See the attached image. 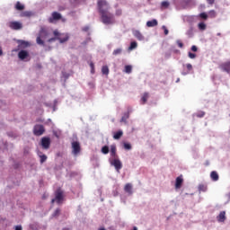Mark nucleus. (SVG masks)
<instances>
[{
	"instance_id": "1",
	"label": "nucleus",
	"mask_w": 230,
	"mask_h": 230,
	"mask_svg": "<svg viewBox=\"0 0 230 230\" xmlns=\"http://www.w3.org/2000/svg\"><path fill=\"white\" fill-rule=\"evenodd\" d=\"M97 10L100 13L102 24H106L107 26L116 24V18L114 17V14L109 12V10H111V5L107 0H98Z\"/></svg>"
},
{
	"instance_id": "2",
	"label": "nucleus",
	"mask_w": 230,
	"mask_h": 230,
	"mask_svg": "<svg viewBox=\"0 0 230 230\" xmlns=\"http://www.w3.org/2000/svg\"><path fill=\"white\" fill-rule=\"evenodd\" d=\"M55 195L56 198L51 200V203L55 204L57 201V204H62V201L64 200V191H62L61 189H58Z\"/></svg>"
},
{
	"instance_id": "3",
	"label": "nucleus",
	"mask_w": 230,
	"mask_h": 230,
	"mask_svg": "<svg viewBox=\"0 0 230 230\" xmlns=\"http://www.w3.org/2000/svg\"><path fill=\"white\" fill-rule=\"evenodd\" d=\"M53 35L54 37H57L60 44H64V42H67V40H69V36L67 34H61L57 30L53 31Z\"/></svg>"
},
{
	"instance_id": "4",
	"label": "nucleus",
	"mask_w": 230,
	"mask_h": 230,
	"mask_svg": "<svg viewBox=\"0 0 230 230\" xmlns=\"http://www.w3.org/2000/svg\"><path fill=\"white\" fill-rule=\"evenodd\" d=\"M110 163H111V166H114L115 170L117 172H119V170H121V168H123V164H121V160H119V158L111 159Z\"/></svg>"
},
{
	"instance_id": "5",
	"label": "nucleus",
	"mask_w": 230,
	"mask_h": 230,
	"mask_svg": "<svg viewBox=\"0 0 230 230\" xmlns=\"http://www.w3.org/2000/svg\"><path fill=\"white\" fill-rule=\"evenodd\" d=\"M82 152V147L80 146V142L73 141L72 142V154L74 155H78Z\"/></svg>"
},
{
	"instance_id": "6",
	"label": "nucleus",
	"mask_w": 230,
	"mask_h": 230,
	"mask_svg": "<svg viewBox=\"0 0 230 230\" xmlns=\"http://www.w3.org/2000/svg\"><path fill=\"white\" fill-rule=\"evenodd\" d=\"M46 132V129L44 128V126L42 125H35L33 128V134L34 136H42Z\"/></svg>"
},
{
	"instance_id": "7",
	"label": "nucleus",
	"mask_w": 230,
	"mask_h": 230,
	"mask_svg": "<svg viewBox=\"0 0 230 230\" xmlns=\"http://www.w3.org/2000/svg\"><path fill=\"white\" fill-rule=\"evenodd\" d=\"M41 146L44 150L49 149V146H51V138L48 137H44L41 138Z\"/></svg>"
},
{
	"instance_id": "8",
	"label": "nucleus",
	"mask_w": 230,
	"mask_h": 230,
	"mask_svg": "<svg viewBox=\"0 0 230 230\" xmlns=\"http://www.w3.org/2000/svg\"><path fill=\"white\" fill-rule=\"evenodd\" d=\"M8 26L11 30L19 31L22 30V23L21 22H10Z\"/></svg>"
},
{
	"instance_id": "9",
	"label": "nucleus",
	"mask_w": 230,
	"mask_h": 230,
	"mask_svg": "<svg viewBox=\"0 0 230 230\" xmlns=\"http://www.w3.org/2000/svg\"><path fill=\"white\" fill-rule=\"evenodd\" d=\"M219 68L225 73H228V75H230V60L220 64Z\"/></svg>"
},
{
	"instance_id": "10",
	"label": "nucleus",
	"mask_w": 230,
	"mask_h": 230,
	"mask_svg": "<svg viewBox=\"0 0 230 230\" xmlns=\"http://www.w3.org/2000/svg\"><path fill=\"white\" fill-rule=\"evenodd\" d=\"M110 155L112 159H118V149L116 148V145L111 146Z\"/></svg>"
},
{
	"instance_id": "11",
	"label": "nucleus",
	"mask_w": 230,
	"mask_h": 230,
	"mask_svg": "<svg viewBox=\"0 0 230 230\" xmlns=\"http://www.w3.org/2000/svg\"><path fill=\"white\" fill-rule=\"evenodd\" d=\"M60 19H62V14H60V13L54 12L52 13V18H49V22H53V21H60Z\"/></svg>"
},
{
	"instance_id": "12",
	"label": "nucleus",
	"mask_w": 230,
	"mask_h": 230,
	"mask_svg": "<svg viewBox=\"0 0 230 230\" xmlns=\"http://www.w3.org/2000/svg\"><path fill=\"white\" fill-rule=\"evenodd\" d=\"M28 57H30V54L26 50H21L18 53V58H20V60H26V58H28Z\"/></svg>"
},
{
	"instance_id": "13",
	"label": "nucleus",
	"mask_w": 230,
	"mask_h": 230,
	"mask_svg": "<svg viewBox=\"0 0 230 230\" xmlns=\"http://www.w3.org/2000/svg\"><path fill=\"white\" fill-rule=\"evenodd\" d=\"M182 182H184V180L182 179V176H179V177L176 178V181H175L176 190H180V188H181Z\"/></svg>"
},
{
	"instance_id": "14",
	"label": "nucleus",
	"mask_w": 230,
	"mask_h": 230,
	"mask_svg": "<svg viewBox=\"0 0 230 230\" xmlns=\"http://www.w3.org/2000/svg\"><path fill=\"white\" fill-rule=\"evenodd\" d=\"M133 35L136 37V39H137V40H145V37L139 31H135Z\"/></svg>"
},
{
	"instance_id": "15",
	"label": "nucleus",
	"mask_w": 230,
	"mask_h": 230,
	"mask_svg": "<svg viewBox=\"0 0 230 230\" xmlns=\"http://www.w3.org/2000/svg\"><path fill=\"white\" fill-rule=\"evenodd\" d=\"M217 222H226V211H222L217 217Z\"/></svg>"
},
{
	"instance_id": "16",
	"label": "nucleus",
	"mask_w": 230,
	"mask_h": 230,
	"mask_svg": "<svg viewBox=\"0 0 230 230\" xmlns=\"http://www.w3.org/2000/svg\"><path fill=\"white\" fill-rule=\"evenodd\" d=\"M157 24H158V22H157V20H155V19L146 22L147 28H154V27L157 26Z\"/></svg>"
},
{
	"instance_id": "17",
	"label": "nucleus",
	"mask_w": 230,
	"mask_h": 230,
	"mask_svg": "<svg viewBox=\"0 0 230 230\" xmlns=\"http://www.w3.org/2000/svg\"><path fill=\"white\" fill-rule=\"evenodd\" d=\"M148 98H150V95L148 93H144L142 98H141V104L145 105V103H146V102H148Z\"/></svg>"
},
{
	"instance_id": "18",
	"label": "nucleus",
	"mask_w": 230,
	"mask_h": 230,
	"mask_svg": "<svg viewBox=\"0 0 230 230\" xmlns=\"http://www.w3.org/2000/svg\"><path fill=\"white\" fill-rule=\"evenodd\" d=\"M20 17H33V13L31 11H24L20 13Z\"/></svg>"
},
{
	"instance_id": "19",
	"label": "nucleus",
	"mask_w": 230,
	"mask_h": 230,
	"mask_svg": "<svg viewBox=\"0 0 230 230\" xmlns=\"http://www.w3.org/2000/svg\"><path fill=\"white\" fill-rule=\"evenodd\" d=\"M210 179L212 181H214L215 182H217V181H218V179H219L218 172H217L216 171L211 172Z\"/></svg>"
},
{
	"instance_id": "20",
	"label": "nucleus",
	"mask_w": 230,
	"mask_h": 230,
	"mask_svg": "<svg viewBox=\"0 0 230 230\" xmlns=\"http://www.w3.org/2000/svg\"><path fill=\"white\" fill-rule=\"evenodd\" d=\"M14 8L18 12H22V10H24V4H22L21 2H16Z\"/></svg>"
},
{
	"instance_id": "21",
	"label": "nucleus",
	"mask_w": 230,
	"mask_h": 230,
	"mask_svg": "<svg viewBox=\"0 0 230 230\" xmlns=\"http://www.w3.org/2000/svg\"><path fill=\"white\" fill-rule=\"evenodd\" d=\"M124 190L126 191V193H129V195H132V184L127 183L124 187Z\"/></svg>"
},
{
	"instance_id": "22",
	"label": "nucleus",
	"mask_w": 230,
	"mask_h": 230,
	"mask_svg": "<svg viewBox=\"0 0 230 230\" xmlns=\"http://www.w3.org/2000/svg\"><path fill=\"white\" fill-rule=\"evenodd\" d=\"M123 137V131L119 130L113 134V139H121Z\"/></svg>"
},
{
	"instance_id": "23",
	"label": "nucleus",
	"mask_w": 230,
	"mask_h": 230,
	"mask_svg": "<svg viewBox=\"0 0 230 230\" xmlns=\"http://www.w3.org/2000/svg\"><path fill=\"white\" fill-rule=\"evenodd\" d=\"M18 43L20 44V48H28L30 47V42L25 41V40H18Z\"/></svg>"
},
{
	"instance_id": "24",
	"label": "nucleus",
	"mask_w": 230,
	"mask_h": 230,
	"mask_svg": "<svg viewBox=\"0 0 230 230\" xmlns=\"http://www.w3.org/2000/svg\"><path fill=\"white\" fill-rule=\"evenodd\" d=\"M128 118H130V111L124 113L120 121H122L123 123H127V120L128 119Z\"/></svg>"
},
{
	"instance_id": "25",
	"label": "nucleus",
	"mask_w": 230,
	"mask_h": 230,
	"mask_svg": "<svg viewBox=\"0 0 230 230\" xmlns=\"http://www.w3.org/2000/svg\"><path fill=\"white\" fill-rule=\"evenodd\" d=\"M186 67H187L188 71L181 73V75H183V76H186V75H190V71H192V69H193V66H191V64H190V63L186 65Z\"/></svg>"
},
{
	"instance_id": "26",
	"label": "nucleus",
	"mask_w": 230,
	"mask_h": 230,
	"mask_svg": "<svg viewBox=\"0 0 230 230\" xmlns=\"http://www.w3.org/2000/svg\"><path fill=\"white\" fill-rule=\"evenodd\" d=\"M199 191H202L203 193L208 191V185L199 184L198 187Z\"/></svg>"
},
{
	"instance_id": "27",
	"label": "nucleus",
	"mask_w": 230,
	"mask_h": 230,
	"mask_svg": "<svg viewBox=\"0 0 230 230\" xmlns=\"http://www.w3.org/2000/svg\"><path fill=\"white\" fill-rule=\"evenodd\" d=\"M198 28L199 30H200L201 31H204V30H206L207 26L206 23H204V22H201L198 24Z\"/></svg>"
},
{
	"instance_id": "28",
	"label": "nucleus",
	"mask_w": 230,
	"mask_h": 230,
	"mask_svg": "<svg viewBox=\"0 0 230 230\" xmlns=\"http://www.w3.org/2000/svg\"><path fill=\"white\" fill-rule=\"evenodd\" d=\"M121 53H123V49H116L113 50L112 55L117 57V55H121Z\"/></svg>"
},
{
	"instance_id": "29",
	"label": "nucleus",
	"mask_w": 230,
	"mask_h": 230,
	"mask_svg": "<svg viewBox=\"0 0 230 230\" xmlns=\"http://www.w3.org/2000/svg\"><path fill=\"white\" fill-rule=\"evenodd\" d=\"M101 152L107 155V154H109V146H102Z\"/></svg>"
},
{
	"instance_id": "30",
	"label": "nucleus",
	"mask_w": 230,
	"mask_h": 230,
	"mask_svg": "<svg viewBox=\"0 0 230 230\" xmlns=\"http://www.w3.org/2000/svg\"><path fill=\"white\" fill-rule=\"evenodd\" d=\"M136 48H137V42L133 41V42L130 43V46H129L128 49L130 51H132V49H136Z\"/></svg>"
},
{
	"instance_id": "31",
	"label": "nucleus",
	"mask_w": 230,
	"mask_h": 230,
	"mask_svg": "<svg viewBox=\"0 0 230 230\" xmlns=\"http://www.w3.org/2000/svg\"><path fill=\"white\" fill-rule=\"evenodd\" d=\"M125 73H128V75H130V73H132V66L127 65L125 66Z\"/></svg>"
},
{
	"instance_id": "32",
	"label": "nucleus",
	"mask_w": 230,
	"mask_h": 230,
	"mask_svg": "<svg viewBox=\"0 0 230 230\" xmlns=\"http://www.w3.org/2000/svg\"><path fill=\"white\" fill-rule=\"evenodd\" d=\"M102 75H109V66H103L102 68Z\"/></svg>"
},
{
	"instance_id": "33",
	"label": "nucleus",
	"mask_w": 230,
	"mask_h": 230,
	"mask_svg": "<svg viewBox=\"0 0 230 230\" xmlns=\"http://www.w3.org/2000/svg\"><path fill=\"white\" fill-rule=\"evenodd\" d=\"M115 15H116V17H121V15H123V10H121V9H117V10L115 11Z\"/></svg>"
},
{
	"instance_id": "34",
	"label": "nucleus",
	"mask_w": 230,
	"mask_h": 230,
	"mask_svg": "<svg viewBox=\"0 0 230 230\" xmlns=\"http://www.w3.org/2000/svg\"><path fill=\"white\" fill-rule=\"evenodd\" d=\"M40 164H42L43 163H46V161L48 160V156L46 155H40Z\"/></svg>"
},
{
	"instance_id": "35",
	"label": "nucleus",
	"mask_w": 230,
	"mask_h": 230,
	"mask_svg": "<svg viewBox=\"0 0 230 230\" xmlns=\"http://www.w3.org/2000/svg\"><path fill=\"white\" fill-rule=\"evenodd\" d=\"M36 42H37V44H39L40 46H44V40H42V39H40V37H37Z\"/></svg>"
},
{
	"instance_id": "36",
	"label": "nucleus",
	"mask_w": 230,
	"mask_h": 230,
	"mask_svg": "<svg viewBox=\"0 0 230 230\" xmlns=\"http://www.w3.org/2000/svg\"><path fill=\"white\" fill-rule=\"evenodd\" d=\"M124 148H125V150H131L132 146L128 143H124Z\"/></svg>"
},
{
	"instance_id": "37",
	"label": "nucleus",
	"mask_w": 230,
	"mask_h": 230,
	"mask_svg": "<svg viewBox=\"0 0 230 230\" xmlns=\"http://www.w3.org/2000/svg\"><path fill=\"white\" fill-rule=\"evenodd\" d=\"M205 115H206V112L204 111H199L196 114L197 118H204Z\"/></svg>"
},
{
	"instance_id": "38",
	"label": "nucleus",
	"mask_w": 230,
	"mask_h": 230,
	"mask_svg": "<svg viewBox=\"0 0 230 230\" xmlns=\"http://www.w3.org/2000/svg\"><path fill=\"white\" fill-rule=\"evenodd\" d=\"M199 17H200V19H204L206 21V19H208V13H199Z\"/></svg>"
},
{
	"instance_id": "39",
	"label": "nucleus",
	"mask_w": 230,
	"mask_h": 230,
	"mask_svg": "<svg viewBox=\"0 0 230 230\" xmlns=\"http://www.w3.org/2000/svg\"><path fill=\"white\" fill-rule=\"evenodd\" d=\"M188 57L189 58H197V54L189 52Z\"/></svg>"
},
{
	"instance_id": "40",
	"label": "nucleus",
	"mask_w": 230,
	"mask_h": 230,
	"mask_svg": "<svg viewBox=\"0 0 230 230\" xmlns=\"http://www.w3.org/2000/svg\"><path fill=\"white\" fill-rule=\"evenodd\" d=\"M90 67H91L92 75H94V73H95V71H94V63L91 62L90 63Z\"/></svg>"
},
{
	"instance_id": "41",
	"label": "nucleus",
	"mask_w": 230,
	"mask_h": 230,
	"mask_svg": "<svg viewBox=\"0 0 230 230\" xmlns=\"http://www.w3.org/2000/svg\"><path fill=\"white\" fill-rule=\"evenodd\" d=\"M162 6L163 8H168V6H170V3L164 1V2H162Z\"/></svg>"
},
{
	"instance_id": "42",
	"label": "nucleus",
	"mask_w": 230,
	"mask_h": 230,
	"mask_svg": "<svg viewBox=\"0 0 230 230\" xmlns=\"http://www.w3.org/2000/svg\"><path fill=\"white\" fill-rule=\"evenodd\" d=\"M162 29L164 30V35H168V33H170V31H168V28H166L164 25L162 27Z\"/></svg>"
},
{
	"instance_id": "43",
	"label": "nucleus",
	"mask_w": 230,
	"mask_h": 230,
	"mask_svg": "<svg viewBox=\"0 0 230 230\" xmlns=\"http://www.w3.org/2000/svg\"><path fill=\"white\" fill-rule=\"evenodd\" d=\"M60 215V208H57L53 214V217H58Z\"/></svg>"
},
{
	"instance_id": "44",
	"label": "nucleus",
	"mask_w": 230,
	"mask_h": 230,
	"mask_svg": "<svg viewBox=\"0 0 230 230\" xmlns=\"http://www.w3.org/2000/svg\"><path fill=\"white\" fill-rule=\"evenodd\" d=\"M55 40H58V39H57V36H55L54 38H50L48 42H55Z\"/></svg>"
},
{
	"instance_id": "45",
	"label": "nucleus",
	"mask_w": 230,
	"mask_h": 230,
	"mask_svg": "<svg viewBox=\"0 0 230 230\" xmlns=\"http://www.w3.org/2000/svg\"><path fill=\"white\" fill-rule=\"evenodd\" d=\"M191 51H193L195 53V52L199 51V49L197 48V46L193 45L191 47Z\"/></svg>"
},
{
	"instance_id": "46",
	"label": "nucleus",
	"mask_w": 230,
	"mask_h": 230,
	"mask_svg": "<svg viewBox=\"0 0 230 230\" xmlns=\"http://www.w3.org/2000/svg\"><path fill=\"white\" fill-rule=\"evenodd\" d=\"M177 44L180 48H184V44L181 40H177Z\"/></svg>"
},
{
	"instance_id": "47",
	"label": "nucleus",
	"mask_w": 230,
	"mask_h": 230,
	"mask_svg": "<svg viewBox=\"0 0 230 230\" xmlns=\"http://www.w3.org/2000/svg\"><path fill=\"white\" fill-rule=\"evenodd\" d=\"M210 15L211 17H217V13H215V11H210Z\"/></svg>"
},
{
	"instance_id": "48",
	"label": "nucleus",
	"mask_w": 230,
	"mask_h": 230,
	"mask_svg": "<svg viewBox=\"0 0 230 230\" xmlns=\"http://www.w3.org/2000/svg\"><path fill=\"white\" fill-rule=\"evenodd\" d=\"M208 4H215V0H207Z\"/></svg>"
},
{
	"instance_id": "49",
	"label": "nucleus",
	"mask_w": 230,
	"mask_h": 230,
	"mask_svg": "<svg viewBox=\"0 0 230 230\" xmlns=\"http://www.w3.org/2000/svg\"><path fill=\"white\" fill-rule=\"evenodd\" d=\"M15 230H22V226H16L14 227Z\"/></svg>"
},
{
	"instance_id": "50",
	"label": "nucleus",
	"mask_w": 230,
	"mask_h": 230,
	"mask_svg": "<svg viewBox=\"0 0 230 230\" xmlns=\"http://www.w3.org/2000/svg\"><path fill=\"white\" fill-rule=\"evenodd\" d=\"M83 31H89V27H84Z\"/></svg>"
},
{
	"instance_id": "51",
	"label": "nucleus",
	"mask_w": 230,
	"mask_h": 230,
	"mask_svg": "<svg viewBox=\"0 0 230 230\" xmlns=\"http://www.w3.org/2000/svg\"><path fill=\"white\" fill-rule=\"evenodd\" d=\"M1 55H3V49H1V47H0V57H1Z\"/></svg>"
},
{
	"instance_id": "52",
	"label": "nucleus",
	"mask_w": 230,
	"mask_h": 230,
	"mask_svg": "<svg viewBox=\"0 0 230 230\" xmlns=\"http://www.w3.org/2000/svg\"><path fill=\"white\" fill-rule=\"evenodd\" d=\"M99 230H105V228L104 227H101V228H99Z\"/></svg>"
},
{
	"instance_id": "53",
	"label": "nucleus",
	"mask_w": 230,
	"mask_h": 230,
	"mask_svg": "<svg viewBox=\"0 0 230 230\" xmlns=\"http://www.w3.org/2000/svg\"><path fill=\"white\" fill-rule=\"evenodd\" d=\"M181 81V79L180 78H178L177 80H176V82L178 83V82H180Z\"/></svg>"
},
{
	"instance_id": "54",
	"label": "nucleus",
	"mask_w": 230,
	"mask_h": 230,
	"mask_svg": "<svg viewBox=\"0 0 230 230\" xmlns=\"http://www.w3.org/2000/svg\"><path fill=\"white\" fill-rule=\"evenodd\" d=\"M62 230H69V228H63Z\"/></svg>"
}]
</instances>
